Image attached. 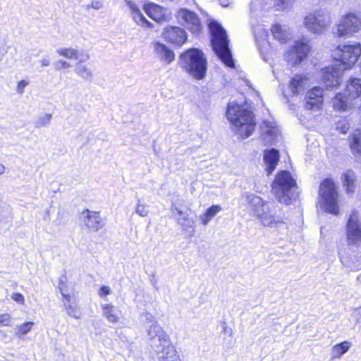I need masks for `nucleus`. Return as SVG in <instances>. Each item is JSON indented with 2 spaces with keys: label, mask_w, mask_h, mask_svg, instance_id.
<instances>
[{
  "label": "nucleus",
  "mask_w": 361,
  "mask_h": 361,
  "mask_svg": "<svg viewBox=\"0 0 361 361\" xmlns=\"http://www.w3.org/2000/svg\"><path fill=\"white\" fill-rule=\"evenodd\" d=\"M226 117L233 126V130L241 138L250 136L255 128L253 113L236 102L228 103Z\"/></svg>",
  "instance_id": "f257e3e1"
},
{
  "label": "nucleus",
  "mask_w": 361,
  "mask_h": 361,
  "mask_svg": "<svg viewBox=\"0 0 361 361\" xmlns=\"http://www.w3.org/2000/svg\"><path fill=\"white\" fill-rule=\"evenodd\" d=\"M208 27L211 33V44L214 52L226 66L234 67L235 63L225 29L216 20H211Z\"/></svg>",
  "instance_id": "f03ea898"
},
{
  "label": "nucleus",
  "mask_w": 361,
  "mask_h": 361,
  "mask_svg": "<svg viewBox=\"0 0 361 361\" xmlns=\"http://www.w3.org/2000/svg\"><path fill=\"white\" fill-rule=\"evenodd\" d=\"M180 67L197 80L203 79L207 70V60L202 50L190 48L183 52L178 59Z\"/></svg>",
  "instance_id": "7ed1b4c3"
},
{
  "label": "nucleus",
  "mask_w": 361,
  "mask_h": 361,
  "mask_svg": "<svg viewBox=\"0 0 361 361\" xmlns=\"http://www.w3.org/2000/svg\"><path fill=\"white\" fill-rule=\"evenodd\" d=\"M272 191L281 203L286 205L292 204L299 194L295 180L288 171L279 173L272 184Z\"/></svg>",
  "instance_id": "20e7f679"
},
{
  "label": "nucleus",
  "mask_w": 361,
  "mask_h": 361,
  "mask_svg": "<svg viewBox=\"0 0 361 361\" xmlns=\"http://www.w3.org/2000/svg\"><path fill=\"white\" fill-rule=\"evenodd\" d=\"M147 331L151 341L158 338L159 345L157 346L156 350L159 361H181L176 350L171 345L169 336L158 322L147 325Z\"/></svg>",
  "instance_id": "39448f33"
},
{
  "label": "nucleus",
  "mask_w": 361,
  "mask_h": 361,
  "mask_svg": "<svg viewBox=\"0 0 361 361\" xmlns=\"http://www.w3.org/2000/svg\"><path fill=\"white\" fill-rule=\"evenodd\" d=\"M247 199L255 216L260 220L263 226L277 228L281 233L287 230L286 223L279 219H276L271 215L269 212V205L260 197L250 195H247Z\"/></svg>",
  "instance_id": "423d86ee"
},
{
  "label": "nucleus",
  "mask_w": 361,
  "mask_h": 361,
  "mask_svg": "<svg viewBox=\"0 0 361 361\" xmlns=\"http://www.w3.org/2000/svg\"><path fill=\"white\" fill-rule=\"evenodd\" d=\"M360 56L361 45L360 43L339 45L333 53L335 66H339L343 71L353 66Z\"/></svg>",
  "instance_id": "0eeeda50"
},
{
  "label": "nucleus",
  "mask_w": 361,
  "mask_h": 361,
  "mask_svg": "<svg viewBox=\"0 0 361 361\" xmlns=\"http://www.w3.org/2000/svg\"><path fill=\"white\" fill-rule=\"evenodd\" d=\"M361 30V17L353 12L342 16L336 25L334 34L338 37H350Z\"/></svg>",
  "instance_id": "6e6552de"
},
{
  "label": "nucleus",
  "mask_w": 361,
  "mask_h": 361,
  "mask_svg": "<svg viewBox=\"0 0 361 361\" xmlns=\"http://www.w3.org/2000/svg\"><path fill=\"white\" fill-rule=\"evenodd\" d=\"M319 195L323 200V207L327 213L338 215V194L334 183L329 178L325 179L319 187Z\"/></svg>",
  "instance_id": "1a4fd4ad"
},
{
  "label": "nucleus",
  "mask_w": 361,
  "mask_h": 361,
  "mask_svg": "<svg viewBox=\"0 0 361 361\" xmlns=\"http://www.w3.org/2000/svg\"><path fill=\"white\" fill-rule=\"evenodd\" d=\"M303 23L310 32L320 34L330 25V14L324 9L317 10L309 13L305 18Z\"/></svg>",
  "instance_id": "9d476101"
},
{
  "label": "nucleus",
  "mask_w": 361,
  "mask_h": 361,
  "mask_svg": "<svg viewBox=\"0 0 361 361\" xmlns=\"http://www.w3.org/2000/svg\"><path fill=\"white\" fill-rule=\"evenodd\" d=\"M310 47L307 42L296 41L290 50L286 54V58L292 66L300 63L307 56Z\"/></svg>",
  "instance_id": "9b49d317"
},
{
  "label": "nucleus",
  "mask_w": 361,
  "mask_h": 361,
  "mask_svg": "<svg viewBox=\"0 0 361 361\" xmlns=\"http://www.w3.org/2000/svg\"><path fill=\"white\" fill-rule=\"evenodd\" d=\"M177 18L179 23L191 32L195 34L200 31L201 23L195 12L186 8H181L178 12Z\"/></svg>",
  "instance_id": "f8f14e48"
},
{
  "label": "nucleus",
  "mask_w": 361,
  "mask_h": 361,
  "mask_svg": "<svg viewBox=\"0 0 361 361\" xmlns=\"http://www.w3.org/2000/svg\"><path fill=\"white\" fill-rule=\"evenodd\" d=\"M347 240L349 244L361 241V222L358 214L354 211L349 216L346 225Z\"/></svg>",
  "instance_id": "ddd939ff"
},
{
  "label": "nucleus",
  "mask_w": 361,
  "mask_h": 361,
  "mask_svg": "<svg viewBox=\"0 0 361 361\" xmlns=\"http://www.w3.org/2000/svg\"><path fill=\"white\" fill-rule=\"evenodd\" d=\"M343 70L339 66H331L322 70V81L326 88L337 87L341 83Z\"/></svg>",
  "instance_id": "4468645a"
},
{
  "label": "nucleus",
  "mask_w": 361,
  "mask_h": 361,
  "mask_svg": "<svg viewBox=\"0 0 361 361\" xmlns=\"http://www.w3.org/2000/svg\"><path fill=\"white\" fill-rule=\"evenodd\" d=\"M305 107L313 111H319L323 105V90L319 87H314L307 92L305 96Z\"/></svg>",
  "instance_id": "2eb2a0df"
},
{
  "label": "nucleus",
  "mask_w": 361,
  "mask_h": 361,
  "mask_svg": "<svg viewBox=\"0 0 361 361\" xmlns=\"http://www.w3.org/2000/svg\"><path fill=\"white\" fill-rule=\"evenodd\" d=\"M82 218L85 227L94 232L98 231L105 226V222L101 218L99 212L87 209L82 212Z\"/></svg>",
  "instance_id": "dca6fc26"
},
{
  "label": "nucleus",
  "mask_w": 361,
  "mask_h": 361,
  "mask_svg": "<svg viewBox=\"0 0 361 361\" xmlns=\"http://www.w3.org/2000/svg\"><path fill=\"white\" fill-rule=\"evenodd\" d=\"M163 37L168 42L177 44L182 45L187 40V35L185 31L179 27L170 26L164 29Z\"/></svg>",
  "instance_id": "f3484780"
},
{
  "label": "nucleus",
  "mask_w": 361,
  "mask_h": 361,
  "mask_svg": "<svg viewBox=\"0 0 361 361\" xmlns=\"http://www.w3.org/2000/svg\"><path fill=\"white\" fill-rule=\"evenodd\" d=\"M261 136L266 145H271L279 132L274 122L264 120L260 126Z\"/></svg>",
  "instance_id": "a211bd4d"
},
{
  "label": "nucleus",
  "mask_w": 361,
  "mask_h": 361,
  "mask_svg": "<svg viewBox=\"0 0 361 361\" xmlns=\"http://www.w3.org/2000/svg\"><path fill=\"white\" fill-rule=\"evenodd\" d=\"M173 209L176 210L179 215L177 218V221L182 229L188 233L190 236L194 235L196 220L193 218H190L186 212L180 210L177 207L173 208Z\"/></svg>",
  "instance_id": "6ab92c4d"
},
{
  "label": "nucleus",
  "mask_w": 361,
  "mask_h": 361,
  "mask_svg": "<svg viewBox=\"0 0 361 361\" xmlns=\"http://www.w3.org/2000/svg\"><path fill=\"white\" fill-rule=\"evenodd\" d=\"M279 159V152L277 149L271 148L264 151V160L266 164L267 174H271L275 169Z\"/></svg>",
  "instance_id": "aec40b11"
},
{
  "label": "nucleus",
  "mask_w": 361,
  "mask_h": 361,
  "mask_svg": "<svg viewBox=\"0 0 361 361\" xmlns=\"http://www.w3.org/2000/svg\"><path fill=\"white\" fill-rule=\"evenodd\" d=\"M154 49L159 58L167 64L171 63L174 60V52L164 44L155 42Z\"/></svg>",
  "instance_id": "412c9836"
},
{
  "label": "nucleus",
  "mask_w": 361,
  "mask_h": 361,
  "mask_svg": "<svg viewBox=\"0 0 361 361\" xmlns=\"http://www.w3.org/2000/svg\"><path fill=\"white\" fill-rule=\"evenodd\" d=\"M349 145L354 156H361V133L357 131L351 134L348 138Z\"/></svg>",
  "instance_id": "4be33fe9"
},
{
  "label": "nucleus",
  "mask_w": 361,
  "mask_h": 361,
  "mask_svg": "<svg viewBox=\"0 0 361 361\" xmlns=\"http://www.w3.org/2000/svg\"><path fill=\"white\" fill-rule=\"evenodd\" d=\"M128 5L131 9L133 19L138 25H141L142 26L150 25V23L145 18L138 6L135 3L129 1Z\"/></svg>",
  "instance_id": "5701e85b"
},
{
  "label": "nucleus",
  "mask_w": 361,
  "mask_h": 361,
  "mask_svg": "<svg viewBox=\"0 0 361 361\" xmlns=\"http://www.w3.org/2000/svg\"><path fill=\"white\" fill-rule=\"evenodd\" d=\"M306 80L301 75H295L290 82L289 88L295 95L300 94L305 89Z\"/></svg>",
  "instance_id": "b1692460"
},
{
  "label": "nucleus",
  "mask_w": 361,
  "mask_h": 361,
  "mask_svg": "<svg viewBox=\"0 0 361 361\" xmlns=\"http://www.w3.org/2000/svg\"><path fill=\"white\" fill-rule=\"evenodd\" d=\"M271 31L274 37L282 43H285L290 35L279 24H275L272 27Z\"/></svg>",
  "instance_id": "393cba45"
},
{
  "label": "nucleus",
  "mask_w": 361,
  "mask_h": 361,
  "mask_svg": "<svg viewBox=\"0 0 361 361\" xmlns=\"http://www.w3.org/2000/svg\"><path fill=\"white\" fill-rule=\"evenodd\" d=\"M102 314L111 323H117L119 317L116 315L115 308L112 305H102Z\"/></svg>",
  "instance_id": "a878e982"
},
{
  "label": "nucleus",
  "mask_w": 361,
  "mask_h": 361,
  "mask_svg": "<svg viewBox=\"0 0 361 361\" xmlns=\"http://www.w3.org/2000/svg\"><path fill=\"white\" fill-rule=\"evenodd\" d=\"M351 343L349 341H343L335 345L331 349L332 358H340L350 348Z\"/></svg>",
  "instance_id": "bb28decb"
},
{
  "label": "nucleus",
  "mask_w": 361,
  "mask_h": 361,
  "mask_svg": "<svg viewBox=\"0 0 361 361\" xmlns=\"http://www.w3.org/2000/svg\"><path fill=\"white\" fill-rule=\"evenodd\" d=\"M343 183L344 186L346 188V192L348 193H353L355 191V174L352 171H348L345 173L343 176Z\"/></svg>",
  "instance_id": "cd10ccee"
},
{
  "label": "nucleus",
  "mask_w": 361,
  "mask_h": 361,
  "mask_svg": "<svg viewBox=\"0 0 361 361\" xmlns=\"http://www.w3.org/2000/svg\"><path fill=\"white\" fill-rule=\"evenodd\" d=\"M75 73L85 80H92V71L84 65L77 64L75 68Z\"/></svg>",
  "instance_id": "c85d7f7f"
},
{
  "label": "nucleus",
  "mask_w": 361,
  "mask_h": 361,
  "mask_svg": "<svg viewBox=\"0 0 361 361\" xmlns=\"http://www.w3.org/2000/svg\"><path fill=\"white\" fill-rule=\"evenodd\" d=\"M56 53L68 59L77 60L78 59V51L73 48H60L56 49Z\"/></svg>",
  "instance_id": "c756f323"
},
{
  "label": "nucleus",
  "mask_w": 361,
  "mask_h": 361,
  "mask_svg": "<svg viewBox=\"0 0 361 361\" xmlns=\"http://www.w3.org/2000/svg\"><path fill=\"white\" fill-rule=\"evenodd\" d=\"M52 115L51 114H45L39 116L34 123L36 128H40L47 126L51 123Z\"/></svg>",
  "instance_id": "7c9ffc66"
},
{
  "label": "nucleus",
  "mask_w": 361,
  "mask_h": 361,
  "mask_svg": "<svg viewBox=\"0 0 361 361\" xmlns=\"http://www.w3.org/2000/svg\"><path fill=\"white\" fill-rule=\"evenodd\" d=\"M336 128L341 133H346L350 128V123L345 118H340L336 124Z\"/></svg>",
  "instance_id": "2f4dec72"
},
{
  "label": "nucleus",
  "mask_w": 361,
  "mask_h": 361,
  "mask_svg": "<svg viewBox=\"0 0 361 361\" xmlns=\"http://www.w3.org/2000/svg\"><path fill=\"white\" fill-rule=\"evenodd\" d=\"M135 213L142 217L147 216L149 214L148 206L146 204L142 203L140 200H137Z\"/></svg>",
  "instance_id": "473e14b6"
},
{
  "label": "nucleus",
  "mask_w": 361,
  "mask_h": 361,
  "mask_svg": "<svg viewBox=\"0 0 361 361\" xmlns=\"http://www.w3.org/2000/svg\"><path fill=\"white\" fill-rule=\"evenodd\" d=\"M33 325L34 323L32 322H25L17 327L18 331L16 332V334L20 336L27 334L31 330Z\"/></svg>",
  "instance_id": "72a5a7b5"
},
{
  "label": "nucleus",
  "mask_w": 361,
  "mask_h": 361,
  "mask_svg": "<svg viewBox=\"0 0 361 361\" xmlns=\"http://www.w3.org/2000/svg\"><path fill=\"white\" fill-rule=\"evenodd\" d=\"M63 305L68 315L74 318H79V317L76 315L75 307L71 303V301L68 302V300H65L63 301Z\"/></svg>",
  "instance_id": "f704fd0d"
},
{
  "label": "nucleus",
  "mask_w": 361,
  "mask_h": 361,
  "mask_svg": "<svg viewBox=\"0 0 361 361\" xmlns=\"http://www.w3.org/2000/svg\"><path fill=\"white\" fill-rule=\"evenodd\" d=\"M159 9H160V8L154 4H148L145 6V12L147 13V15L149 17H151L152 18H153L154 20L156 19V16H154L155 13Z\"/></svg>",
  "instance_id": "c9c22d12"
},
{
  "label": "nucleus",
  "mask_w": 361,
  "mask_h": 361,
  "mask_svg": "<svg viewBox=\"0 0 361 361\" xmlns=\"http://www.w3.org/2000/svg\"><path fill=\"white\" fill-rule=\"evenodd\" d=\"M221 210V207L216 204L209 207L204 213L207 214V216H209L211 219H212Z\"/></svg>",
  "instance_id": "e433bc0d"
},
{
  "label": "nucleus",
  "mask_w": 361,
  "mask_h": 361,
  "mask_svg": "<svg viewBox=\"0 0 361 361\" xmlns=\"http://www.w3.org/2000/svg\"><path fill=\"white\" fill-rule=\"evenodd\" d=\"M141 317L142 319L144 320L145 322L147 323V324H153L154 322H157L154 316L149 313V312H143L142 314H141Z\"/></svg>",
  "instance_id": "4c0bfd02"
},
{
  "label": "nucleus",
  "mask_w": 361,
  "mask_h": 361,
  "mask_svg": "<svg viewBox=\"0 0 361 361\" xmlns=\"http://www.w3.org/2000/svg\"><path fill=\"white\" fill-rule=\"evenodd\" d=\"M71 67V64L66 61L59 60L55 63V68L56 70H61L62 68H68Z\"/></svg>",
  "instance_id": "58836bf2"
},
{
  "label": "nucleus",
  "mask_w": 361,
  "mask_h": 361,
  "mask_svg": "<svg viewBox=\"0 0 361 361\" xmlns=\"http://www.w3.org/2000/svg\"><path fill=\"white\" fill-rule=\"evenodd\" d=\"M29 82H27L26 80H20L18 84V86H17V89H16V92L20 94H22L24 91H25V87L28 85Z\"/></svg>",
  "instance_id": "ea45409f"
},
{
  "label": "nucleus",
  "mask_w": 361,
  "mask_h": 361,
  "mask_svg": "<svg viewBox=\"0 0 361 361\" xmlns=\"http://www.w3.org/2000/svg\"><path fill=\"white\" fill-rule=\"evenodd\" d=\"M10 322V315L8 314L0 315V326H8Z\"/></svg>",
  "instance_id": "a19ab883"
},
{
  "label": "nucleus",
  "mask_w": 361,
  "mask_h": 361,
  "mask_svg": "<svg viewBox=\"0 0 361 361\" xmlns=\"http://www.w3.org/2000/svg\"><path fill=\"white\" fill-rule=\"evenodd\" d=\"M11 298L14 301H16L20 304H23L24 301H25L24 296L21 293H13L11 296Z\"/></svg>",
  "instance_id": "79ce46f5"
},
{
  "label": "nucleus",
  "mask_w": 361,
  "mask_h": 361,
  "mask_svg": "<svg viewBox=\"0 0 361 361\" xmlns=\"http://www.w3.org/2000/svg\"><path fill=\"white\" fill-rule=\"evenodd\" d=\"M111 288L109 286H103L100 288L99 295L100 296H104L110 294Z\"/></svg>",
  "instance_id": "37998d69"
},
{
  "label": "nucleus",
  "mask_w": 361,
  "mask_h": 361,
  "mask_svg": "<svg viewBox=\"0 0 361 361\" xmlns=\"http://www.w3.org/2000/svg\"><path fill=\"white\" fill-rule=\"evenodd\" d=\"M211 219H212L205 213L200 216V220L201 221L202 224L204 226H207Z\"/></svg>",
  "instance_id": "c03bdc74"
},
{
  "label": "nucleus",
  "mask_w": 361,
  "mask_h": 361,
  "mask_svg": "<svg viewBox=\"0 0 361 361\" xmlns=\"http://www.w3.org/2000/svg\"><path fill=\"white\" fill-rule=\"evenodd\" d=\"M90 56H89V54H85V53H81L80 54H78V63H84L86 61H87L89 59Z\"/></svg>",
  "instance_id": "a18cd8bd"
},
{
  "label": "nucleus",
  "mask_w": 361,
  "mask_h": 361,
  "mask_svg": "<svg viewBox=\"0 0 361 361\" xmlns=\"http://www.w3.org/2000/svg\"><path fill=\"white\" fill-rule=\"evenodd\" d=\"M59 290H60V293L62 295V296L64 298V300H68V302H70V299H71V296L69 294H68L65 290V288L63 287H60L59 288Z\"/></svg>",
  "instance_id": "49530a36"
},
{
  "label": "nucleus",
  "mask_w": 361,
  "mask_h": 361,
  "mask_svg": "<svg viewBox=\"0 0 361 361\" xmlns=\"http://www.w3.org/2000/svg\"><path fill=\"white\" fill-rule=\"evenodd\" d=\"M39 62L43 67L49 66L50 65V60L48 57H44Z\"/></svg>",
  "instance_id": "de8ad7c7"
},
{
  "label": "nucleus",
  "mask_w": 361,
  "mask_h": 361,
  "mask_svg": "<svg viewBox=\"0 0 361 361\" xmlns=\"http://www.w3.org/2000/svg\"><path fill=\"white\" fill-rule=\"evenodd\" d=\"M280 1V3L279 2L277 4V5L279 6H282V7H285L286 6H287V0H279Z\"/></svg>",
  "instance_id": "09e8293b"
},
{
  "label": "nucleus",
  "mask_w": 361,
  "mask_h": 361,
  "mask_svg": "<svg viewBox=\"0 0 361 361\" xmlns=\"http://www.w3.org/2000/svg\"><path fill=\"white\" fill-rule=\"evenodd\" d=\"M4 171H5V166L3 164H0V176L1 174H3L4 173Z\"/></svg>",
  "instance_id": "8fccbe9b"
},
{
  "label": "nucleus",
  "mask_w": 361,
  "mask_h": 361,
  "mask_svg": "<svg viewBox=\"0 0 361 361\" xmlns=\"http://www.w3.org/2000/svg\"><path fill=\"white\" fill-rule=\"evenodd\" d=\"M357 281L361 283V274L357 277Z\"/></svg>",
  "instance_id": "3c124183"
}]
</instances>
